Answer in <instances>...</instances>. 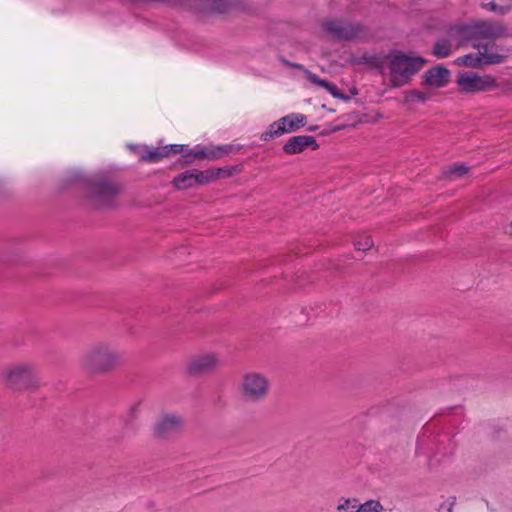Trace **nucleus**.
Segmentation results:
<instances>
[{"instance_id":"nucleus-1","label":"nucleus","mask_w":512,"mask_h":512,"mask_svg":"<svg viewBox=\"0 0 512 512\" xmlns=\"http://www.w3.org/2000/svg\"><path fill=\"white\" fill-rule=\"evenodd\" d=\"M123 352L110 342H98L88 348L80 357L81 369L89 375H101L120 366Z\"/></svg>"},{"instance_id":"nucleus-2","label":"nucleus","mask_w":512,"mask_h":512,"mask_svg":"<svg viewBox=\"0 0 512 512\" xmlns=\"http://www.w3.org/2000/svg\"><path fill=\"white\" fill-rule=\"evenodd\" d=\"M4 386L13 392L37 390L41 380L36 366L30 362H18L8 365L1 372Z\"/></svg>"},{"instance_id":"nucleus-3","label":"nucleus","mask_w":512,"mask_h":512,"mask_svg":"<svg viewBox=\"0 0 512 512\" xmlns=\"http://www.w3.org/2000/svg\"><path fill=\"white\" fill-rule=\"evenodd\" d=\"M425 63V59L418 56L401 53L388 56L387 65L392 85L401 87L407 84Z\"/></svg>"},{"instance_id":"nucleus-4","label":"nucleus","mask_w":512,"mask_h":512,"mask_svg":"<svg viewBox=\"0 0 512 512\" xmlns=\"http://www.w3.org/2000/svg\"><path fill=\"white\" fill-rule=\"evenodd\" d=\"M239 391L246 401H263L269 394L270 380L264 373L248 371L241 377Z\"/></svg>"},{"instance_id":"nucleus-5","label":"nucleus","mask_w":512,"mask_h":512,"mask_svg":"<svg viewBox=\"0 0 512 512\" xmlns=\"http://www.w3.org/2000/svg\"><path fill=\"white\" fill-rule=\"evenodd\" d=\"M456 83L459 91L466 94L489 91L499 87L493 76L475 72H459Z\"/></svg>"},{"instance_id":"nucleus-6","label":"nucleus","mask_w":512,"mask_h":512,"mask_svg":"<svg viewBox=\"0 0 512 512\" xmlns=\"http://www.w3.org/2000/svg\"><path fill=\"white\" fill-rule=\"evenodd\" d=\"M307 118L301 113H291L279 120L271 123L266 131L261 134L263 141H271L274 138L280 137L283 134L297 131L301 127L305 126Z\"/></svg>"},{"instance_id":"nucleus-7","label":"nucleus","mask_w":512,"mask_h":512,"mask_svg":"<svg viewBox=\"0 0 512 512\" xmlns=\"http://www.w3.org/2000/svg\"><path fill=\"white\" fill-rule=\"evenodd\" d=\"M120 191V185L114 182L94 183L90 188L89 196L97 206L111 207L113 199Z\"/></svg>"},{"instance_id":"nucleus-8","label":"nucleus","mask_w":512,"mask_h":512,"mask_svg":"<svg viewBox=\"0 0 512 512\" xmlns=\"http://www.w3.org/2000/svg\"><path fill=\"white\" fill-rule=\"evenodd\" d=\"M504 59L503 55L491 51L489 47H485L484 51L476 54H467L454 60L457 66H466L471 68H479L483 65L498 64Z\"/></svg>"},{"instance_id":"nucleus-9","label":"nucleus","mask_w":512,"mask_h":512,"mask_svg":"<svg viewBox=\"0 0 512 512\" xmlns=\"http://www.w3.org/2000/svg\"><path fill=\"white\" fill-rule=\"evenodd\" d=\"M221 365L219 354L205 352L191 357L187 363L190 374H205L216 370Z\"/></svg>"},{"instance_id":"nucleus-10","label":"nucleus","mask_w":512,"mask_h":512,"mask_svg":"<svg viewBox=\"0 0 512 512\" xmlns=\"http://www.w3.org/2000/svg\"><path fill=\"white\" fill-rule=\"evenodd\" d=\"M184 419L176 413H167L158 418L153 426L156 437L164 438L182 429Z\"/></svg>"},{"instance_id":"nucleus-11","label":"nucleus","mask_w":512,"mask_h":512,"mask_svg":"<svg viewBox=\"0 0 512 512\" xmlns=\"http://www.w3.org/2000/svg\"><path fill=\"white\" fill-rule=\"evenodd\" d=\"M424 77L429 86L442 88L450 81V71L443 66H437L426 71Z\"/></svg>"},{"instance_id":"nucleus-12","label":"nucleus","mask_w":512,"mask_h":512,"mask_svg":"<svg viewBox=\"0 0 512 512\" xmlns=\"http://www.w3.org/2000/svg\"><path fill=\"white\" fill-rule=\"evenodd\" d=\"M233 150L231 145L209 146L205 148H195L194 159H219Z\"/></svg>"},{"instance_id":"nucleus-13","label":"nucleus","mask_w":512,"mask_h":512,"mask_svg":"<svg viewBox=\"0 0 512 512\" xmlns=\"http://www.w3.org/2000/svg\"><path fill=\"white\" fill-rule=\"evenodd\" d=\"M315 143L313 136L300 135L293 136L288 139L286 144L283 146V150L287 154H297L302 152L306 147Z\"/></svg>"},{"instance_id":"nucleus-14","label":"nucleus","mask_w":512,"mask_h":512,"mask_svg":"<svg viewBox=\"0 0 512 512\" xmlns=\"http://www.w3.org/2000/svg\"><path fill=\"white\" fill-rule=\"evenodd\" d=\"M177 190H186L196 187L194 169L186 170L178 174L172 181Z\"/></svg>"},{"instance_id":"nucleus-15","label":"nucleus","mask_w":512,"mask_h":512,"mask_svg":"<svg viewBox=\"0 0 512 512\" xmlns=\"http://www.w3.org/2000/svg\"><path fill=\"white\" fill-rule=\"evenodd\" d=\"M219 172L220 170L215 169H208L205 171H199L197 169H194L196 186L207 185L215 181L216 179L219 178Z\"/></svg>"},{"instance_id":"nucleus-16","label":"nucleus","mask_w":512,"mask_h":512,"mask_svg":"<svg viewBox=\"0 0 512 512\" xmlns=\"http://www.w3.org/2000/svg\"><path fill=\"white\" fill-rule=\"evenodd\" d=\"M453 44L450 39H440L433 47V55L437 58H446L453 51Z\"/></svg>"},{"instance_id":"nucleus-17","label":"nucleus","mask_w":512,"mask_h":512,"mask_svg":"<svg viewBox=\"0 0 512 512\" xmlns=\"http://www.w3.org/2000/svg\"><path fill=\"white\" fill-rule=\"evenodd\" d=\"M359 501L355 498H341L336 506L337 512H357Z\"/></svg>"},{"instance_id":"nucleus-18","label":"nucleus","mask_w":512,"mask_h":512,"mask_svg":"<svg viewBox=\"0 0 512 512\" xmlns=\"http://www.w3.org/2000/svg\"><path fill=\"white\" fill-rule=\"evenodd\" d=\"M306 77L307 79L320 86V87H323L325 88L328 92H330L333 96H338L337 94V87L333 84V83H330V82H327L325 80H322L320 79L317 75L311 73V72H307L306 73Z\"/></svg>"},{"instance_id":"nucleus-19","label":"nucleus","mask_w":512,"mask_h":512,"mask_svg":"<svg viewBox=\"0 0 512 512\" xmlns=\"http://www.w3.org/2000/svg\"><path fill=\"white\" fill-rule=\"evenodd\" d=\"M167 157L164 146L149 150L146 154L141 155V160L145 162L155 163Z\"/></svg>"},{"instance_id":"nucleus-20","label":"nucleus","mask_w":512,"mask_h":512,"mask_svg":"<svg viewBox=\"0 0 512 512\" xmlns=\"http://www.w3.org/2000/svg\"><path fill=\"white\" fill-rule=\"evenodd\" d=\"M357 512H384V508L378 500L371 499L360 503Z\"/></svg>"},{"instance_id":"nucleus-21","label":"nucleus","mask_w":512,"mask_h":512,"mask_svg":"<svg viewBox=\"0 0 512 512\" xmlns=\"http://www.w3.org/2000/svg\"><path fill=\"white\" fill-rule=\"evenodd\" d=\"M481 33L486 37H497L502 33V28L499 25L491 23H483L480 26Z\"/></svg>"},{"instance_id":"nucleus-22","label":"nucleus","mask_w":512,"mask_h":512,"mask_svg":"<svg viewBox=\"0 0 512 512\" xmlns=\"http://www.w3.org/2000/svg\"><path fill=\"white\" fill-rule=\"evenodd\" d=\"M373 240L369 235H360L354 242V246L359 251L369 250L373 246Z\"/></svg>"},{"instance_id":"nucleus-23","label":"nucleus","mask_w":512,"mask_h":512,"mask_svg":"<svg viewBox=\"0 0 512 512\" xmlns=\"http://www.w3.org/2000/svg\"><path fill=\"white\" fill-rule=\"evenodd\" d=\"M468 171L469 168L465 165H454L453 167L449 168L447 175L451 180H456L466 175Z\"/></svg>"},{"instance_id":"nucleus-24","label":"nucleus","mask_w":512,"mask_h":512,"mask_svg":"<svg viewBox=\"0 0 512 512\" xmlns=\"http://www.w3.org/2000/svg\"><path fill=\"white\" fill-rule=\"evenodd\" d=\"M164 149H165L166 156L168 157L171 154L182 153L184 151V146L178 145V144H171V145L164 146Z\"/></svg>"},{"instance_id":"nucleus-25","label":"nucleus","mask_w":512,"mask_h":512,"mask_svg":"<svg viewBox=\"0 0 512 512\" xmlns=\"http://www.w3.org/2000/svg\"><path fill=\"white\" fill-rule=\"evenodd\" d=\"M455 505V499L449 498L445 500L439 507V512H453V507Z\"/></svg>"},{"instance_id":"nucleus-26","label":"nucleus","mask_w":512,"mask_h":512,"mask_svg":"<svg viewBox=\"0 0 512 512\" xmlns=\"http://www.w3.org/2000/svg\"><path fill=\"white\" fill-rule=\"evenodd\" d=\"M216 170H220L219 178L231 177L234 173L237 172L236 167L217 168Z\"/></svg>"},{"instance_id":"nucleus-27","label":"nucleus","mask_w":512,"mask_h":512,"mask_svg":"<svg viewBox=\"0 0 512 512\" xmlns=\"http://www.w3.org/2000/svg\"><path fill=\"white\" fill-rule=\"evenodd\" d=\"M483 7L490 11H496L498 9V6L494 2L487 3Z\"/></svg>"},{"instance_id":"nucleus-28","label":"nucleus","mask_w":512,"mask_h":512,"mask_svg":"<svg viewBox=\"0 0 512 512\" xmlns=\"http://www.w3.org/2000/svg\"><path fill=\"white\" fill-rule=\"evenodd\" d=\"M194 152H195V149H191V150H189L188 153L185 154V157L188 159L187 162H191V158L194 159Z\"/></svg>"},{"instance_id":"nucleus-29","label":"nucleus","mask_w":512,"mask_h":512,"mask_svg":"<svg viewBox=\"0 0 512 512\" xmlns=\"http://www.w3.org/2000/svg\"><path fill=\"white\" fill-rule=\"evenodd\" d=\"M412 95H414L418 100L424 101V96L421 93L413 92Z\"/></svg>"}]
</instances>
